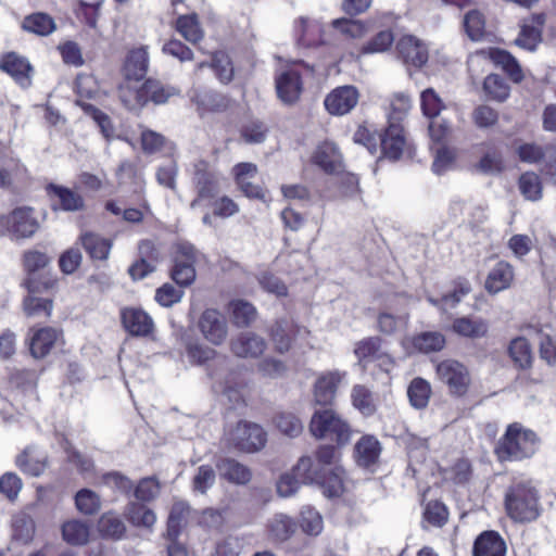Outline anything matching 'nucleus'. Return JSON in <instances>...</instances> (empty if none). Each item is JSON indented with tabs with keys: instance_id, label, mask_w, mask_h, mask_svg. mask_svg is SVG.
<instances>
[{
	"instance_id": "nucleus-1",
	"label": "nucleus",
	"mask_w": 556,
	"mask_h": 556,
	"mask_svg": "<svg viewBox=\"0 0 556 556\" xmlns=\"http://www.w3.org/2000/svg\"><path fill=\"white\" fill-rule=\"evenodd\" d=\"M538 441L532 430L515 422L507 427L504 437L495 447V454L502 462L528 458L535 453Z\"/></svg>"
},
{
	"instance_id": "nucleus-2",
	"label": "nucleus",
	"mask_w": 556,
	"mask_h": 556,
	"mask_svg": "<svg viewBox=\"0 0 556 556\" xmlns=\"http://www.w3.org/2000/svg\"><path fill=\"white\" fill-rule=\"evenodd\" d=\"M536 490L529 482L514 484L506 494V509L516 521H531L539 516Z\"/></svg>"
},
{
	"instance_id": "nucleus-3",
	"label": "nucleus",
	"mask_w": 556,
	"mask_h": 556,
	"mask_svg": "<svg viewBox=\"0 0 556 556\" xmlns=\"http://www.w3.org/2000/svg\"><path fill=\"white\" fill-rule=\"evenodd\" d=\"M309 431L316 439H330L339 444L350 441V426L332 409L316 410L309 422Z\"/></svg>"
},
{
	"instance_id": "nucleus-4",
	"label": "nucleus",
	"mask_w": 556,
	"mask_h": 556,
	"mask_svg": "<svg viewBox=\"0 0 556 556\" xmlns=\"http://www.w3.org/2000/svg\"><path fill=\"white\" fill-rule=\"evenodd\" d=\"M39 229V222L29 206L15 207L0 216V233L13 240L28 239Z\"/></svg>"
},
{
	"instance_id": "nucleus-5",
	"label": "nucleus",
	"mask_w": 556,
	"mask_h": 556,
	"mask_svg": "<svg viewBox=\"0 0 556 556\" xmlns=\"http://www.w3.org/2000/svg\"><path fill=\"white\" fill-rule=\"evenodd\" d=\"M226 441L241 452L254 453L265 446L267 437L257 424L241 421L226 433Z\"/></svg>"
},
{
	"instance_id": "nucleus-6",
	"label": "nucleus",
	"mask_w": 556,
	"mask_h": 556,
	"mask_svg": "<svg viewBox=\"0 0 556 556\" xmlns=\"http://www.w3.org/2000/svg\"><path fill=\"white\" fill-rule=\"evenodd\" d=\"M197 260L198 251L192 244L185 242L177 245L170 277L178 286L188 287L194 282Z\"/></svg>"
},
{
	"instance_id": "nucleus-7",
	"label": "nucleus",
	"mask_w": 556,
	"mask_h": 556,
	"mask_svg": "<svg viewBox=\"0 0 556 556\" xmlns=\"http://www.w3.org/2000/svg\"><path fill=\"white\" fill-rule=\"evenodd\" d=\"M197 326L202 337L213 345H222L228 337V321L218 309L203 311Z\"/></svg>"
},
{
	"instance_id": "nucleus-8",
	"label": "nucleus",
	"mask_w": 556,
	"mask_h": 556,
	"mask_svg": "<svg viewBox=\"0 0 556 556\" xmlns=\"http://www.w3.org/2000/svg\"><path fill=\"white\" fill-rule=\"evenodd\" d=\"M437 375L445 383L450 392L455 395H464L470 384V376L467 368L457 361L445 359L437 365Z\"/></svg>"
},
{
	"instance_id": "nucleus-9",
	"label": "nucleus",
	"mask_w": 556,
	"mask_h": 556,
	"mask_svg": "<svg viewBox=\"0 0 556 556\" xmlns=\"http://www.w3.org/2000/svg\"><path fill=\"white\" fill-rule=\"evenodd\" d=\"M309 330L301 327L291 319L277 320L269 330L270 340L276 352L285 354L292 348V342L298 338H308Z\"/></svg>"
},
{
	"instance_id": "nucleus-10",
	"label": "nucleus",
	"mask_w": 556,
	"mask_h": 556,
	"mask_svg": "<svg viewBox=\"0 0 556 556\" xmlns=\"http://www.w3.org/2000/svg\"><path fill=\"white\" fill-rule=\"evenodd\" d=\"M23 263L24 268L28 275L24 281V285L29 293H38L42 290L52 288V280L45 279L39 281L36 278V274L45 269L50 263V258L45 253L36 250L26 251L23 256Z\"/></svg>"
},
{
	"instance_id": "nucleus-11",
	"label": "nucleus",
	"mask_w": 556,
	"mask_h": 556,
	"mask_svg": "<svg viewBox=\"0 0 556 556\" xmlns=\"http://www.w3.org/2000/svg\"><path fill=\"white\" fill-rule=\"evenodd\" d=\"M490 61L495 66L501 67L515 83L523 78V74L518 61L506 50L498 48H489L477 51L470 58V62Z\"/></svg>"
},
{
	"instance_id": "nucleus-12",
	"label": "nucleus",
	"mask_w": 556,
	"mask_h": 556,
	"mask_svg": "<svg viewBox=\"0 0 556 556\" xmlns=\"http://www.w3.org/2000/svg\"><path fill=\"white\" fill-rule=\"evenodd\" d=\"M358 100L359 92L357 88L345 85L337 87L329 92L324 100V105L329 114L341 116L351 112L358 103Z\"/></svg>"
},
{
	"instance_id": "nucleus-13",
	"label": "nucleus",
	"mask_w": 556,
	"mask_h": 556,
	"mask_svg": "<svg viewBox=\"0 0 556 556\" xmlns=\"http://www.w3.org/2000/svg\"><path fill=\"white\" fill-rule=\"evenodd\" d=\"M275 84L277 96L285 104H293L300 99L303 83L294 66L279 71L276 74Z\"/></svg>"
},
{
	"instance_id": "nucleus-14",
	"label": "nucleus",
	"mask_w": 556,
	"mask_h": 556,
	"mask_svg": "<svg viewBox=\"0 0 556 556\" xmlns=\"http://www.w3.org/2000/svg\"><path fill=\"white\" fill-rule=\"evenodd\" d=\"M198 195L191 202L192 208L200 205L202 200L212 199L218 193V179L217 176L210 170V165L205 161H198L194 164L193 177Z\"/></svg>"
},
{
	"instance_id": "nucleus-15",
	"label": "nucleus",
	"mask_w": 556,
	"mask_h": 556,
	"mask_svg": "<svg viewBox=\"0 0 556 556\" xmlns=\"http://www.w3.org/2000/svg\"><path fill=\"white\" fill-rule=\"evenodd\" d=\"M399 58L407 65L421 67L429 58L427 45L413 35H405L396 42Z\"/></svg>"
},
{
	"instance_id": "nucleus-16",
	"label": "nucleus",
	"mask_w": 556,
	"mask_h": 556,
	"mask_svg": "<svg viewBox=\"0 0 556 556\" xmlns=\"http://www.w3.org/2000/svg\"><path fill=\"white\" fill-rule=\"evenodd\" d=\"M345 377L346 372L340 370H330L318 376L314 383V402L319 405L332 404L337 390Z\"/></svg>"
},
{
	"instance_id": "nucleus-17",
	"label": "nucleus",
	"mask_w": 556,
	"mask_h": 556,
	"mask_svg": "<svg viewBox=\"0 0 556 556\" xmlns=\"http://www.w3.org/2000/svg\"><path fill=\"white\" fill-rule=\"evenodd\" d=\"M266 348L265 339L254 332H242L230 341L231 352L241 358H257Z\"/></svg>"
},
{
	"instance_id": "nucleus-18",
	"label": "nucleus",
	"mask_w": 556,
	"mask_h": 556,
	"mask_svg": "<svg viewBox=\"0 0 556 556\" xmlns=\"http://www.w3.org/2000/svg\"><path fill=\"white\" fill-rule=\"evenodd\" d=\"M545 24V14L538 13L531 17L523 20L519 36L516 38L515 43L529 51L535 50L536 46L542 40V29Z\"/></svg>"
},
{
	"instance_id": "nucleus-19",
	"label": "nucleus",
	"mask_w": 556,
	"mask_h": 556,
	"mask_svg": "<svg viewBox=\"0 0 556 556\" xmlns=\"http://www.w3.org/2000/svg\"><path fill=\"white\" fill-rule=\"evenodd\" d=\"M62 338V331L53 327L30 330V352L36 358L46 356Z\"/></svg>"
},
{
	"instance_id": "nucleus-20",
	"label": "nucleus",
	"mask_w": 556,
	"mask_h": 556,
	"mask_svg": "<svg viewBox=\"0 0 556 556\" xmlns=\"http://www.w3.org/2000/svg\"><path fill=\"white\" fill-rule=\"evenodd\" d=\"M121 317L124 328L131 336L146 337L153 330L152 318L140 308L126 307L122 309Z\"/></svg>"
},
{
	"instance_id": "nucleus-21",
	"label": "nucleus",
	"mask_w": 556,
	"mask_h": 556,
	"mask_svg": "<svg viewBox=\"0 0 556 556\" xmlns=\"http://www.w3.org/2000/svg\"><path fill=\"white\" fill-rule=\"evenodd\" d=\"M0 68L13 77L21 86L28 87L30 85L31 66L29 62L14 53H8L0 61Z\"/></svg>"
},
{
	"instance_id": "nucleus-22",
	"label": "nucleus",
	"mask_w": 556,
	"mask_h": 556,
	"mask_svg": "<svg viewBox=\"0 0 556 556\" xmlns=\"http://www.w3.org/2000/svg\"><path fill=\"white\" fill-rule=\"evenodd\" d=\"M149 55L146 48L131 50L124 63L123 72L127 80H141L147 75Z\"/></svg>"
},
{
	"instance_id": "nucleus-23",
	"label": "nucleus",
	"mask_w": 556,
	"mask_h": 556,
	"mask_svg": "<svg viewBox=\"0 0 556 556\" xmlns=\"http://www.w3.org/2000/svg\"><path fill=\"white\" fill-rule=\"evenodd\" d=\"M404 146L403 127L397 123L390 122L384 136L381 138L383 154L391 160H399L403 153Z\"/></svg>"
},
{
	"instance_id": "nucleus-24",
	"label": "nucleus",
	"mask_w": 556,
	"mask_h": 556,
	"mask_svg": "<svg viewBox=\"0 0 556 556\" xmlns=\"http://www.w3.org/2000/svg\"><path fill=\"white\" fill-rule=\"evenodd\" d=\"M506 544L497 532L481 533L473 545V556H505Z\"/></svg>"
},
{
	"instance_id": "nucleus-25",
	"label": "nucleus",
	"mask_w": 556,
	"mask_h": 556,
	"mask_svg": "<svg viewBox=\"0 0 556 556\" xmlns=\"http://www.w3.org/2000/svg\"><path fill=\"white\" fill-rule=\"evenodd\" d=\"M314 163L321 167L327 173H337L342 166V156L337 146L332 142H323L316 149Z\"/></svg>"
},
{
	"instance_id": "nucleus-26",
	"label": "nucleus",
	"mask_w": 556,
	"mask_h": 556,
	"mask_svg": "<svg viewBox=\"0 0 556 556\" xmlns=\"http://www.w3.org/2000/svg\"><path fill=\"white\" fill-rule=\"evenodd\" d=\"M513 279V267L508 263L501 261L490 270L485 280V289L490 293H497L507 289Z\"/></svg>"
},
{
	"instance_id": "nucleus-27",
	"label": "nucleus",
	"mask_w": 556,
	"mask_h": 556,
	"mask_svg": "<svg viewBox=\"0 0 556 556\" xmlns=\"http://www.w3.org/2000/svg\"><path fill=\"white\" fill-rule=\"evenodd\" d=\"M48 195L64 211H79L84 207V199L75 191L50 184L47 186Z\"/></svg>"
},
{
	"instance_id": "nucleus-28",
	"label": "nucleus",
	"mask_w": 556,
	"mask_h": 556,
	"mask_svg": "<svg viewBox=\"0 0 556 556\" xmlns=\"http://www.w3.org/2000/svg\"><path fill=\"white\" fill-rule=\"evenodd\" d=\"M220 477L236 484H245L252 478L251 470L243 464L232 458H223L217 465Z\"/></svg>"
},
{
	"instance_id": "nucleus-29",
	"label": "nucleus",
	"mask_w": 556,
	"mask_h": 556,
	"mask_svg": "<svg viewBox=\"0 0 556 556\" xmlns=\"http://www.w3.org/2000/svg\"><path fill=\"white\" fill-rule=\"evenodd\" d=\"M355 459L362 467H369L377 463L381 445L374 435H364L355 444Z\"/></svg>"
},
{
	"instance_id": "nucleus-30",
	"label": "nucleus",
	"mask_w": 556,
	"mask_h": 556,
	"mask_svg": "<svg viewBox=\"0 0 556 556\" xmlns=\"http://www.w3.org/2000/svg\"><path fill=\"white\" fill-rule=\"evenodd\" d=\"M452 329L455 333L470 339H479L486 336L488 323L478 317H459L453 321Z\"/></svg>"
},
{
	"instance_id": "nucleus-31",
	"label": "nucleus",
	"mask_w": 556,
	"mask_h": 556,
	"mask_svg": "<svg viewBox=\"0 0 556 556\" xmlns=\"http://www.w3.org/2000/svg\"><path fill=\"white\" fill-rule=\"evenodd\" d=\"M299 41L305 47H313L325 42L324 27L317 21L301 17L296 24Z\"/></svg>"
},
{
	"instance_id": "nucleus-32",
	"label": "nucleus",
	"mask_w": 556,
	"mask_h": 556,
	"mask_svg": "<svg viewBox=\"0 0 556 556\" xmlns=\"http://www.w3.org/2000/svg\"><path fill=\"white\" fill-rule=\"evenodd\" d=\"M142 94L144 104L149 101L155 104H164L169 98L179 94V90L172 86H164L157 80L148 79L142 84Z\"/></svg>"
},
{
	"instance_id": "nucleus-33",
	"label": "nucleus",
	"mask_w": 556,
	"mask_h": 556,
	"mask_svg": "<svg viewBox=\"0 0 556 556\" xmlns=\"http://www.w3.org/2000/svg\"><path fill=\"white\" fill-rule=\"evenodd\" d=\"M89 536L90 527L85 521L72 519L62 526V538L70 545H85Z\"/></svg>"
},
{
	"instance_id": "nucleus-34",
	"label": "nucleus",
	"mask_w": 556,
	"mask_h": 556,
	"mask_svg": "<svg viewBox=\"0 0 556 556\" xmlns=\"http://www.w3.org/2000/svg\"><path fill=\"white\" fill-rule=\"evenodd\" d=\"M125 517L132 526L147 529H151L156 521V516L152 509L136 502H131L127 505Z\"/></svg>"
},
{
	"instance_id": "nucleus-35",
	"label": "nucleus",
	"mask_w": 556,
	"mask_h": 556,
	"mask_svg": "<svg viewBox=\"0 0 556 556\" xmlns=\"http://www.w3.org/2000/svg\"><path fill=\"white\" fill-rule=\"evenodd\" d=\"M80 241L91 258L101 261L108 258L112 245L109 240L101 238L96 233L86 232L81 235Z\"/></svg>"
},
{
	"instance_id": "nucleus-36",
	"label": "nucleus",
	"mask_w": 556,
	"mask_h": 556,
	"mask_svg": "<svg viewBox=\"0 0 556 556\" xmlns=\"http://www.w3.org/2000/svg\"><path fill=\"white\" fill-rule=\"evenodd\" d=\"M380 352L381 340L378 337L365 338L356 342L354 346V354L363 369H366L367 364L375 361Z\"/></svg>"
},
{
	"instance_id": "nucleus-37",
	"label": "nucleus",
	"mask_w": 556,
	"mask_h": 556,
	"mask_svg": "<svg viewBox=\"0 0 556 556\" xmlns=\"http://www.w3.org/2000/svg\"><path fill=\"white\" fill-rule=\"evenodd\" d=\"M229 309L233 324L237 327H248L257 317V311L254 305L244 300H233L229 304Z\"/></svg>"
},
{
	"instance_id": "nucleus-38",
	"label": "nucleus",
	"mask_w": 556,
	"mask_h": 556,
	"mask_svg": "<svg viewBox=\"0 0 556 556\" xmlns=\"http://www.w3.org/2000/svg\"><path fill=\"white\" fill-rule=\"evenodd\" d=\"M22 27L38 36H48L55 29V23L50 15L39 12L26 16Z\"/></svg>"
},
{
	"instance_id": "nucleus-39",
	"label": "nucleus",
	"mask_w": 556,
	"mask_h": 556,
	"mask_svg": "<svg viewBox=\"0 0 556 556\" xmlns=\"http://www.w3.org/2000/svg\"><path fill=\"white\" fill-rule=\"evenodd\" d=\"M412 344L421 353L437 352L444 348L445 338L441 332L426 331L413 337Z\"/></svg>"
},
{
	"instance_id": "nucleus-40",
	"label": "nucleus",
	"mask_w": 556,
	"mask_h": 556,
	"mask_svg": "<svg viewBox=\"0 0 556 556\" xmlns=\"http://www.w3.org/2000/svg\"><path fill=\"white\" fill-rule=\"evenodd\" d=\"M177 31L189 42H199L204 33L195 14L181 15L176 22Z\"/></svg>"
},
{
	"instance_id": "nucleus-41",
	"label": "nucleus",
	"mask_w": 556,
	"mask_h": 556,
	"mask_svg": "<svg viewBox=\"0 0 556 556\" xmlns=\"http://www.w3.org/2000/svg\"><path fill=\"white\" fill-rule=\"evenodd\" d=\"M343 477L344 470L341 466H336L330 469L329 473L321 476L319 473V484L324 490V494L328 497L339 496L343 492Z\"/></svg>"
},
{
	"instance_id": "nucleus-42",
	"label": "nucleus",
	"mask_w": 556,
	"mask_h": 556,
	"mask_svg": "<svg viewBox=\"0 0 556 556\" xmlns=\"http://www.w3.org/2000/svg\"><path fill=\"white\" fill-rule=\"evenodd\" d=\"M351 399L353 406L365 416L372 415L377 409L372 392L363 384L352 388Z\"/></svg>"
},
{
	"instance_id": "nucleus-43",
	"label": "nucleus",
	"mask_w": 556,
	"mask_h": 556,
	"mask_svg": "<svg viewBox=\"0 0 556 556\" xmlns=\"http://www.w3.org/2000/svg\"><path fill=\"white\" fill-rule=\"evenodd\" d=\"M509 355L519 368H529L532 364L531 348L525 338H516L510 342Z\"/></svg>"
},
{
	"instance_id": "nucleus-44",
	"label": "nucleus",
	"mask_w": 556,
	"mask_h": 556,
	"mask_svg": "<svg viewBox=\"0 0 556 556\" xmlns=\"http://www.w3.org/2000/svg\"><path fill=\"white\" fill-rule=\"evenodd\" d=\"M407 394L410 404L415 408H424L427 406L430 399V384L421 378H415L408 387Z\"/></svg>"
},
{
	"instance_id": "nucleus-45",
	"label": "nucleus",
	"mask_w": 556,
	"mask_h": 556,
	"mask_svg": "<svg viewBox=\"0 0 556 556\" xmlns=\"http://www.w3.org/2000/svg\"><path fill=\"white\" fill-rule=\"evenodd\" d=\"M75 506L84 515H94L101 507V500L94 491L81 489L75 495Z\"/></svg>"
},
{
	"instance_id": "nucleus-46",
	"label": "nucleus",
	"mask_w": 556,
	"mask_h": 556,
	"mask_svg": "<svg viewBox=\"0 0 556 556\" xmlns=\"http://www.w3.org/2000/svg\"><path fill=\"white\" fill-rule=\"evenodd\" d=\"M17 467L31 476H39L46 468V462L35 456L33 447L25 448L16 458Z\"/></svg>"
},
{
	"instance_id": "nucleus-47",
	"label": "nucleus",
	"mask_w": 556,
	"mask_h": 556,
	"mask_svg": "<svg viewBox=\"0 0 556 556\" xmlns=\"http://www.w3.org/2000/svg\"><path fill=\"white\" fill-rule=\"evenodd\" d=\"M270 535L277 541L288 540L295 531V523L283 514L276 515L268 525Z\"/></svg>"
},
{
	"instance_id": "nucleus-48",
	"label": "nucleus",
	"mask_w": 556,
	"mask_h": 556,
	"mask_svg": "<svg viewBox=\"0 0 556 556\" xmlns=\"http://www.w3.org/2000/svg\"><path fill=\"white\" fill-rule=\"evenodd\" d=\"M483 89L492 100L498 102L505 101L509 96V86L496 74H491L485 77Z\"/></svg>"
},
{
	"instance_id": "nucleus-49",
	"label": "nucleus",
	"mask_w": 556,
	"mask_h": 556,
	"mask_svg": "<svg viewBox=\"0 0 556 556\" xmlns=\"http://www.w3.org/2000/svg\"><path fill=\"white\" fill-rule=\"evenodd\" d=\"M465 31L471 40H480L485 33L484 15L478 10H471L464 17Z\"/></svg>"
},
{
	"instance_id": "nucleus-50",
	"label": "nucleus",
	"mask_w": 556,
	"mask_h": 556,
	"mask_svg": "<svg viewBox=\"0 0 556 556\" xmlns=\"http://www.w3.org/2000/svg\"><path fill=\"white\" fill-rule=\"evenodd\" d=\"M300 527L308 535H318L323 531V518L314 508L304 507L300 515Z\"/></svg>"
},
{
	"instance_id": "nucleus-51",
	"label": "nucleus",
	"mask_w": 556,
	"mask_h": 556,
	"mask_svg": "<svg viewBox=\"0 0 556 556\" xmlns=\"http://www.w3.org/2000/svg\"><path fill=\"white\" fill-rule=\"evenodd\" d=\"M291 471L303 484L315 483L319 481V471L314 467L309 456H302Z\"/></svg>"
},
{
	"instance_id": "nucleus-52",
	"label": "nucleus",
	"mask_w": 556,
	"mask_h": 556,
	"mask_svg": "<svg viewBox=\"0 0 556 556\" xmlns=\"http://www.w3.org/2000/svg\"><path fill=\"white\" fill-rule=\"evenodd\" d=\"M420 102L424 114L429 118L437 117L445 108L443 100L432 88H428L421 92Z\"/></svg>"
},
{
	"instance_id": "nucleus-53",
	"label": "nucleus",
	"mask_w": 556,
	"mask_h": 556,
	"mask_svg": "<svg viewBox=\"0 0 556 556\" xmlns=\"http://www.w3.org/2000/svg\"><path fill=\"white\" fill-rule=\"evenodd\" d=\"M99 530L105 536L119 539L125 533L126 528L118 516L106 513L99 519Z\"/></svg>"
},
{
	"instance_id": "nucleus-54",
	"label": "nucleus",
	"mask_w": 556,
	"mask_h": 556,
	"mask_svg": "<svg viewBox=\"0 0 556 556\" xmlns=\"http://www.w3.org/2000/svg\"><path fill=\"white\" fill-rule=\"evenodd\" d=\"M189 513V506L185 502H176L173 504L168 520H167V538L175 539L180 529L181 521L186 518Z\"/></svg>"
},
{
	"instance_id": "nucleus-55",
	"label": "nucleus",
	"mask_w": 556,
	"mask_h": 556,
	"mask_svg": "<svg viewBox=\"0 0 556 556\" xmlns=\"http://www.w3.org/2000/svg\"><path fill=\"white\" fill-rule=\"evenodd\" d=\"M36 293H29L24 300L23 307L24 312L29 317L45 315L49 317L52 311V302L47 299L35 296Z\"/></svg>"
},
{
	"instance_id": "nucleus-56",
	"label": "nucleus",
	"mask_w": 556,
	"mask_h": 556,
	"mask_svg": "<svg viewBox=\"0 0 556 556\" xmlns=\"http://www.w3.org/2000/svg\"><path fill=\"white\" fill-rule=\"evenodd\" d=\"M35 534V523L28 516H16L13 520V536L22 543H29Z\"/></svg>"
},
{
	"instance_id": "nucleus-57",
	"label": "nucleus",
	"mask_w": 556,
	"mask_h": 556,
	"mask_svg": "<svg viewBox=\"0 0 556 556\" xmlns=\"http://www.w3.org/2000/svg\"><path fill=\"white\" fill-rule=\"evenodd\" d=\"M211 67L222 83H229L233 77L231 61L225 52H216L213 54Z\"/></svg>"
},
{
	"instance_id": "nucleus-58",
	"label": "nucleus",
	"mask_w": 556,
	"mask_h": 556,
	"mask_svg": "<svg viewBox=\"0 0 556 556\" xmlns=\"http://www.w3.org/2000/svg\"><path fill=\"white\" fill-rule=\"evenodd\" d=\"M277 429L286 435L296 437L303 430V425L299 418L291 413H280L275 418Z\"/></svg>"
},
{
	"instance_id": "nucleus-59",
	"label": "nucleus",
	"mask_w": 556,
	"mask_h": 556,
	"mask_svg": "<svg viewBox=\"0 0 556 556\" xmlns=\"http://www.w3.org/2000/svg\"><path fill=\"white\" fill-rule=\"evenodd\" d=\"M519 189L521 193L531 201H536L541 198L542 188L541 182L534 173H526L519 179Z\"/></svg>"
},
{
	"instance_id": "nucleus-60",
	"label": "nucleus",
	"mask_w": 556,
	"mask_h": 556,
	"mask_svg": "<svg viewBox=\"0 0 556 556\" xmlns=\"http://www.w3.org/2000/svg\"><path fill=\"white\" fill-rule=\"evenodd\" d=\"M333 28L338 29L348 38H362L366 35L367 28L361 21L338 18L332 21Z\"/></svg>"
},
{
	"instance_id": "nucleus-61",
	"label": "nucleus",
	"mask_w": 556,
	"mask_h": 556,
	"mask_svg": "<svg viewBox=\"0 0 556 556\" xmlns=\"http://www.w3.org/2000/svg\"><path fill=\"white\" fill-rule=\"evenodd\" d=\"M119 98L129 110H136L144 105L142 86L139 89L132 88L129 83L121 86Z\"/></svg>"
},
{
	"instance_id": "nucleus-62",
	"label": "nucleus",
	"mask_w": 556,
	"mask_h": 556,
	"mask_svg": "<svg viewBox=\"0 0 556 556\" xmlns=\"http://www.w3.org/2000/svg\"><path fill=\"white\" fill-rule=\"evenodd\" d=\"M182 295V290L177 289L170 283H164L159 289H156L155 301L164 307H170L174 304L180 302Z\"/></svg>"
},
{
	"instance_id": "nucleus-63",
	"label": "nucleus",
	"mask_w": 556,
	"mask_h": 556,
	"mask_svg": "<svg viewBox=\"0 0 556 556\" xmlns=\"http://www.w3.org/2000/svg\"><path fill=\"white\" fill-rule=\"evenodd\" d=\"M257 370L268 378H280L286 375L288 370L287 364L275 357H266L257 365Z\"/></svg>"
},
{
	"instance_id": "nucleus-64",
	"label": "nucleus",
	"mask_w": 556,
	"mask_h": 556,
	"mask_svg": "<svg viewBox=\"0 0 556 556\" xmlns=\"http://www.w3.org/2000/svg\"><path fill=\"white\" fill-rule=\"evenodd\" d=\"M215 479L216 475L213 467L202 465L193 477V490L203 494L215 483Z\"/></svg>"
}]
</instances>
